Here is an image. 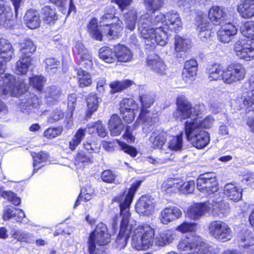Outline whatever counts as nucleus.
Returning <instances> with one entry per match:
<instances>
[{
  "label": "nucleus",
  "mask_w": 254,
  "mask_h": 254,
  "mask_svg": "<svg viewBox=\"0 0 254 254\" xmlns=\"http://www.w3.org/2000/svg\"><path fill=\"white\" fill-rule=\"evenodd\" d=\"M196 188L206 196L214 194L218 190V183L213 173L200 175L196 180Z\"/></svg>",
  "instance_id": "10"
},
{
  "label": "nucleus",
  "mask_w": 254,
  "mask_h": 254,
  "mask_svg": "<svg viewBox=\"0 0 254 254\" xmlns=\"http://www.w3.org/2000/svg\"><path fill=\"white\" fill-rule=\"evenodd\" d=\"M180 7L184 9H189L195 4L207 5L210 0H172Z\"/></svg>",
  "instance_id": "50"
},
{
  "label": "nucleus",
  "mask_w": 254,
  "mask_h": 254,
  "mask_svg": "<svg viewBox=\"0 0 254 254\" xmlns=\"http://www.w3.org/2000/svg\"><path fill=\"white\" fill-rule=\"evenodd\" d=\"M101 31L98 28L97 20L93 18L88 25L90 35L98 41H102L103 36L114 39L119 37L123 30L122 22L112 13L104 14L101 18Z\"/></svg>",
  "instance_id": "4"
},
{
  "label": "nucleus",
  "mask_w": 254,
  "mask_h": 254,
  "mask_svg": "<svg viewBox=\"0 0 254 254\" xmlns=\"http://www.w3.org/2000/svg\"><path fill=\"white\" fill-rule=\"evenodd\" d=\"M92 162L93 158L91 157V156H87L82 151L78 152L75 158V164L77 165H79L80 163H81L84 166L88 163H91Z\"/></svg>",
  "instance_id": "59"
},
{
  "label": "nucleus",
  "mask_w": 254,
  "mask_h": 254,
  "mask_svg": "<svg viewBox=\"0 0 254 254\" xmlns=\"http://www.w3.org/2000/svg\"><path fill=\"white\" fill-rule=\"evenodd\" d=\"M224 193L231 200L234 201L240 200L242 197V190L236 184L228 183L224 187Z\"/></svg>",
  "instance_id": "28"
},
{
  "label": "nucleus",
  "mask_w": 254,
  "mask_h": 254,
  "mask_svg": "<svg viewBox=\"0 0 254 254\" xmlns=\"http://www.w3.org/2000/svg\"><path fill=\"white\" fill-rule=\"evenodd\" d=\"M237 9L244 18L254 16V3L241 0V3L238 5Z\"/></svg>",
  "instance_id": "33"
},
{
  "label": "nucleus",
  "mask_w": 254,
  "mask_h": 254,
  "mask_svg": "<svg viewBox=\"0 0 254 254\" xmlns=\"http://www.w3.org/2000/svg\"><path fill=\"white\" fill-rule=\"evenodd\" d=\"M13 17L10 7L3 1L0 0V24H4L6 21H9Z\"/></svg>",
  "instance_id": "45"
},
{
  "label": "nucleus",
  "mask_w": 254,
  "mask_h": 254,
  "mask_svg": "<svg viewBox=\"0 0 254 254\" xmlns=\"http://www.w3.org/2000/svg\"><path fill=\"white\" fill-rule=\"evenodd\" d=\"M111 240V235L108 233L107 227L103 223H99L96 229L92 232L88 240V251L89 254H101L103 250L96 249V245L102 246L106 245Z\"/></svg>",
  "instance_id": "7"
},
{
  "label": "nucleus",
  "mask_w": 254,
  "mask_h": 254,
  "mask_svg": "<svg viewBox=\"0 0 254 254\" xmlns=\"http://www.w3.org/2000/svg\"><path fill=\"white\" fill-rule=\"evenodd\" d=\"M2 217L4 220L14 218L16 221L21 222L25 214L22 209L7 206L4 208Z\"/></svg>",
  "instance_id": "27"
},
{
  "label": "nucleus",
  "mask_w": 254,
  "mask_h": 254,
  "mask_svg": "<svg viewBox=\"0 0 254 254\" xmlns=\"http://www.w3.org/2000/svg\"><path fill=\"white\" fill-rule=\"evenodd\" d=\"M120 112L124 120L130 123L133 121L138 111V104L132 98H125L120 103Z\"/></svg>",
  "instance_id": "14"
},
{
  "label": "nucleus",
  "mask_w": 254,
  "mask_h": 254,
  "mask_svg": "<svg viewBox=\"0 0 254 254\" xmlns=\"http://www.w3.org/2000/svg\"><path fill=\"white\" fill-rule=\"evenodd\" d=\"M197 69V63L194 59L186 61L182 72L183 79L187 83H191L194 79Z\"/></svg>",
  "instance_id": "22"
},
{
  "label": "nucleus",
  "mask_w": 254,
  "mask_h": 254,
  "mask_svg": "<svg viewBox=\"0 0 254 254\" xmlns=\"http://www.w3.org/2000/svg\"><path fill=\"white\" fill-rule=\"evenodd\" d=\"M63 131V127H49L44 133V136L48 139H53L59 136Z\"/></svg>",
  "instance_id": "61"
},
{
  "label": "nucleus",
  "mask_w": 254,
  "mask_h": 254,
  "mask_svg": "<svg viewBox=\"0 0 254 254\" xmlns=\"http://www.w3.org/2000/svg\"><path fill=\"white\" fill-rule=\"evenodd\" d=\"M48 158V154L43 152L35 153L34 155H33V166L34 168L33 174L36 173L38 170L45 165Z\"/></svg>",
  "instance_id": "42"
},
{
  "label": "nucleus",
  "mask_w": 254,
  "mask_h": 254,
  "mask_svg": "<svg viewBox=\"0 0 254 254\" xmlns=\"http://www.w3.org/2000/svg\"><path fill=\"white\" fill-rule=\"evenodd\" d=\"M11 236L13 239L21 242L31 244L34 242V236L33 234L22 230L12 229Z\"/></svg>",
  "instance_id": "37"
},
{
  "label": "nucleus",
  "mask_w": 254,
  "mask_h": 254,
  "mask_svg": "<svg viewBox=\"0 0 254 254\" xmlns=\"http://www.w3.org/2000/svg\"><path fill=\"white\" fill-rule=\"evenodd\" d=\"M86 135V129L79 128L69 141L68 148L71 151H74L81 143Z\"/></svg>",
  "instance_id": "38"
},
{
  "label": "nucleus",
  "mask_w": 254,
  "mask_h": 254,
  "mask_svg": "<svg viewBox=\"0 0 254 254\" xmlns=\"http://www.w3.org/2000/svg\"><path fill=\"white\" fill-rule=\"evenodd\" d=\"M61 92L58 87L52 86L47 88L45 98L49 104H54L60 97Z\"/></svg>",
  "instance_id": "46"
},
{
  "label": "nucleus",
  "mask_w": 254,
  "mask_h": 254,
  "mask_svg": "<svg viewBox=\"0 0 254 254\" xmlns=\"http://www.w3.org/2000/svg\"><path fill=\"white\" fill-rule=\"evenodd\" d=\"M86 135V129L79 128L69 141L68 148L71 151H74L81 143Z\"/></svg>",
  "instance_id": "39"
},
{
  "label": "nucleus",
  "mask_w": 254,
  "mask_h": 254,
  "mask_svg": "<svg viewBox=\"0 0 254 254\" xmlns=\"http://www.w3.org/2000/svg\"><path fill=\"white\" fill-rule=\"evenodd\" d=\"M146 9L151 11L153 14L146 13L138 20V30L140 37L144 40L146 46L152 47L155 44L164 46L167 44L168 35L162 25L175 32L182 28V23L179 14L175 11H171L165 15L161 12L155 13L156 10L163 5L162 0H144Z\"/></svg>",
  "instance_id": "2"
},
{
  "label": "nucleus",
  "mask_w": 254,
  "mask_h": 254,
  "mask_svg": "<svg viewBox=\"0 0 254 254\" xmlns=\"http://www.w3.org/2000/svg\"><path fill=\"white\" fill-rule=\"evenodd\" d=\"M41 14L46 24L53 25L58 20V15L54 7L45 6L42 9Z\"/></svg>",
  "instance_id": "34"
},
{
  "label": "nucleus",
  "mask_w": 254,
  "mask_h": 254,
  "mask_svg": "<svg viewBox=\"0 0 254 254\" xmlns=\"http://www.w3.org/2000/svg\"><path fill=\"white\" fill-rule=\"evenodd\" d=\"M75 70L77 71V76L80 87H84L88 86L91 84L92 79L91 75L88 72L80 68H75Z\"/></svg>",
  "instance_id": "47"
},
{
  "label": "nucleus",
  "mask_w": 254,
  "mask_h": 254,
  "mask_svg": "<svg viewBox=\"0 0 254 254\" xmlns=\"http://www.w3.org/2000/svg\"><path fill=\"white\" fill-rule=\"evenodd\" d=\"M45 81V77L42 75H35L29 78L30 85L38 91H42Z\"/></svg>",
  "instance_id": "56"
},
{
  "label": "nucleus",
  "mask_w": 254,
  "mask_h": 254,
  "mask_svg": "<svg viewBox=\"0 0 254 254\" xmlns=\"http://www.w3.org/2000/svg\"><path fill=\"white\" fill-rule=\"evenodd\" d=\"M223 196L219 193L216 194L208 200L209 205L213 212L220 217H223L229 210L228 203L223 201Z\"/></svg>",
  "instance_id": "16"
},
{
  "label": "nucleus",
  "mask_w": 254,
  "mask_h": 254,
  "mask_svg": "<svg viewBox=\"0 0 254 254\" xmlns=\"http://www.w3.org/2000/svg\"><path fill=\"white\" fill-rule=\"evenodd\" d=\"M116 59L120 62H130L133 58L131 51L127 46L119 44L115 46Z\"/></svg>",
  "instance_id": "31"
},
{
  "label": "nucleus",
  "mask_w": 254,
  "mask_h": 254,
  "mask_svg": "<svg viewBox=\"0 0 254 254\" xmlns=\"http://www.w3.org/2000/svg\"><path fill=\"white\" fill-rule=\"evenodd\" d=\"M210 25L206 20H202L197 26L198 36L200 40L205 41L209 38L214 32L210 29Z\"/></svg>",
  "instance_id": "40"
},
{
  "label": "nucleus",
  "mask_w": 254,
  "mask_h": 254,
  "mask_svg": "<svg viewBox=\"0 0 254 254\" xmlns=\"http://www.w3.org/2000/svg\"><path fill=\"white\" fill-rule=\"evenodd\" d=\"M196 228V223L193 222H184L178 226L177 230L182 233L192 232Z\"/></svg>",
  "instance_id": "62"
},
{
  "label": "nucleus",
  "mask_w": 254,
  "mask_h": 254,
  "mask_svg": "<svg viewBox=\"0 0 254 254\" xmlns=\"http://www.w3.org/2000/svg\"><path fill=\"white\" fill-rule=\"evenodd\" d=\"M208 16L214 25H220L228 21L225 8L218 6H213L209 9Z\"/></svg>",
  "instance_id": "24"
},
{
  "label": "nucleus",
  "mask_w": 254,
  "mask_h": 254,
  "mask_svg": "<svg viewBox=\"0 0 254 254\" xmlns=\"http://www.w3.org/2000/svg\"><path fill=\"white\" fill-rule=\"evenodd\" d=\"M210 248L200 237L193 236L182 239L178 245V249L182 254H211ZM167 254H179L171 252Z\"/></svg>",
  "instance_id": "6"
},
{
  "label": "nucleus",
  "mask_w": 254,
  "mask_h": 254,
  "mask_svg": "<svg viewBox=\"0 0 254 254\" xmlns=\"http://www.w3.org/2000/svg\"><path fill=\"white\" fill-rule=\"evenodd\" d=\"M2 196L5 199H7L9 202H11L13 205L17 206L21 203V199L17 197L16 194L11 191L3 190L0 187V197Z\"/></svg>",
  "instance_id": "55"
},
{
  "label": "nucleus",
  "mask_w": 254,
  "mask_h": 254,
  "mask_svg": "<svg viewBox=\"0 0 254 254\" xmlns=\"http://www.w3.org/2000/svg\"><path fill=\"white\" fill-rule=\"evenodd\" d=\"M75 59L77 64L87 69L91 68L93 66L92 57L89 52L84 55L76 56Z\"/></svg>",
  "instance_id": "51"
},
{
  "label": "nucleus",
  "mask_w": 254,
  "mask_h": 254,
  "mask_svg": "<svg viewBox=\"0 0 254 254\" xmlns=\"http://www.w3.org/2000/svg\"><path fill=\"white\" fill-rule=\"evenodd\" d=\"M108 127L112 136L119 135L124 127V124L117 115H113L108 123Z\"/></svg>",
  "instance_id": "30"
},
{
  "label": "nucleus",
  "mask_w": 254,
  "mask_h": 254,
  "mask_svg": "<svg viewBox=\"0 0 254 254\" xmlns=\"http://www.w3.org/2000/svg\"><path fill=\"white\" fill-rule=\"evenodd\" d=\"M179 182V179L170 178L163 182L161 190L164 193L168 194L177 193L180 191L181 186Z\"/></svg>",
  "instance_id": "32"
},
{
  "label": "nucleus",
  "mask_w": 254,
  "mask_h": 254,
  "mask_svg": "<svg viewBox=\"0 0 254 254\" xmlns=\"http://www.w3.org/2000/svg\"><path fill=\"white\" fill-rule=\"evenodd\" d=\"M141 183V180L135 181L131 185L127 194L123 193L113 199L119 203L120 216L122 217L120 232L116 240V246L119 249L124 248L126 246L131 234V246L136 250L145 251L153 245L154 236L153 228L147 224L135 228V224H129L130 205ZM177 238V235L175 231L165 230L154 238V243L158 246L164 247L172 243Z\"/></svg>",
  "instance_id": "1"
},
{
  "label": "nucleus",
  "mask_w": 254,
  "mask_h": 254,
  "mask_svg": "<svg viewBox=\"0 0 254 254\" xmlns=\"http://www.w3.org/2000/svg\"><path fill=\"white\" fill-rule=\"evenodd\" d=\"M86 101L88 107L86 116L89 118L94 112L97 111L99 100L96 94H91L87 97Z\"/></svg>",
  "instance_id": "49"
},
{
  "label": "nucleus",
  "mask_w": 254,
  "mask_h": 254,
  "mask_svg": "<svg viewBox=\"0 0 254 254\" xmlns=\"http://www.w3.org/2000/svg\"><path fill=\"white\" fill-rule=\"evenodd\" d=\"M135 209L138 214L149 216L155 210V204L153 199L147 195H142L136 203Z\"/></svg>",
  "instance_id": "17"
},
{
  "label": "nucleus",
  "mask_w": 254,
  "mask_h": 254,
  "mask_svg": "<svg viewBox=\"0 0 254 254\" xmlns=\"http://www.w3.org/2000/svg\"><path fill=\"white\" fill-rule=\"evenodd\" d=\"M241 32L244 37L254 41V21H248L243 24Z\"/></svg>",
  "instance_id": "52"
},
{
  "label": "nucleus",
  "mask_w": 254,
  "mask_h": 254,
  "mask_svg": "<svg viewBox=\"0 0 254 254\" xmlns=\"http://www.w3.org/2000/svg\"><path fill=\"white\" fill-rule=\"evenodd\" d=\"M234 52L240 59L250 61L254 59V44L246 38L239 39L234 45Z\"/></svg>",
  "instance_id": "12"
},
{
  "label": "nucleus",
  "mask_w": 254,
  "mask_h": 254,
  "mask_svg": "<svg viewBox=\"0 0 254 254\" xmlns=\"http://www.w3.org/2000/svg\"><path fill=\"white\" fill-rule=\"evenodd\" d=\"M117 178L118 175L110 170H105L101 175L102 180L108 183H119L120 181Z\"/></svg>",
  "instance_id": "58"
},
{
  "label": "nucleus",
  "mask_w": 254,
  "mask_h": 254,
  "mask_svg": "<svg viewBox=\"0 0 254 254\" xmlns=\"http://www.w3.org/2000/svg\"><path fill=\"white\" fill-rule=\"evenodd\" d=\"M177 109L174 113L173 116L176 120L181 121L188 118L192 119L187 121L185 123H189L192 127L197 129L202 128H210L211 127L214 119L210 116H207L201 120V115L204 109L203 105L195 106L193 108L191 104L183 98H178L177 100Z\"/></svg>",
  "instance_id": "3"
},
{
  "label": "nucleus",
  "mask_w": 254,
  "mask_h": 254,
  "mask_svg": "<svg viewBox=\"0 0 254 254\" xmlns=\"http://www.w3.org/2000/svg\"><path fill=\"white\" fill-rule=\"evenodd\" d=\"M113 143H117L121 147V149L125 153L130 155L131 156L134 157L137 155V151L136 149L131 146H129L126 143L120 141L119 140L116 139L113 140Z\"/></svg>",
  "instance_id": "60"
},
{
  "label": "nucleus",
  "mask_w": 254,
  "mask_h": 254,
  "mask_svg": "<svg viewBox=\"0 0 254 254\" xmlns=\"http://www.w3.org/2000/svg\"><path fill=\"white\" fill-rule=\"evenodd\" d=\"M137 20V12L134 9H130L124 15V21L126 28L132 31L135 28Z\"/></svg>",
  "instance_id": "48"
},
{
  "label": "nucleus",
  "mask_w": 254,
  "mask_h": 254,
  "mask_svg": "<svg viewBox=\"0 0 254 254\" xmlns=\"http://www.w3.org/2000/svg\"><path fill=\"white\" fill-rule=\"evenodd\" d=\"M211 209L208 201L204 203H195L188 210L187 216L193 220L200 219L205 213Z\"/></svg>",
  "instance_id": "21"
},
{
  "label": "nucleus",
  "mask_w": 254,
  "mask_h": 254,
  "mask_svg": "<svg viewBox=\"0 0 254 254\" xmlns=\"http://www.w3.org/2000/svg\"><path fill=\"white\" fill-rule=\"evenodd\" d=\"M45 68L49 74H53L57 71L60 62L55 58H47L45 61Z\"/></svg>",
  "instance_id": "57"
},
{
  "label": "nucleus",
  "mask_w": 254,
  "mask_h": 254,
  "mask_svg": "<svg viewBox=\"0 0 254 254\" xmlns=\"http://www.w3.org/2000/svg\"><path fill=\"white\" fill-rule=\"evenodd\" d=\"M93 190L89 186L86 188H82L80 194L74 204V208H75L79 205L80 200L83 199L85 201H88L91 199L93 194Z\"/></svg>",
  "instance_id": "54"
},
{
  "label": "nucleus",
  "mask_w": 254,
  "mask_h": 254,
  "mask_svg": "<svg viewBox=\"0 0 254 254\" xmlns=\"http://www.w3.org/2000/svg\"><path fill=\"white\" fill-rule=\"evenodd\" d=\"M115 49L114 51L108 47H103L99 50L100 58L107 63H113L116 60Z\"/></svg>",
  "instance_id": "44"
},
{
  "label": "nucleus",
  "mask_w": 254,
  "mask_h": 254,
  "mask_svg": "<svg viewBox=\"0 0 254 254\" xmlns=\"http://www.w3.org/2000/svg\"><path fill=\"white\" fill-rule=\"evenodd\" d=\"M185 131L188 140L195 148H203L209 143L210 136L207 131L192 127V126L189 123H185Z\"/></svg>",
  "instance_id": "9"
},
{
  "label": "nucleus",
  "mask_w": 254,
  "mask_h": 254,
  "mask_svg": "<svg viewBox=\"0 0 254 254\" xmlns=\"http://www.w3.org/2000/svg\"><path fill=\"white\" fill-rule=\"evenodd\" d=\"M12 49L11 44L4 38H0V64H5L12 57Z\"/></svg>",
  "instance_id": "25"
},
{
  "label": "nucleus",
  "mask_w": 254,
  "mask_h": 254,
  "mask_svg": "<svg viewBox=\"0 0 254 254\" xmlns=\"http://www.w3.org/2000/svg\"><path fill=\"white\" fill-rule=\"evenodd\" d=\"M219 25L222 27L226 32L231 37L235 36L237 33V29L236 26L230 21H225L224 23H221Z\"/></svg>",
  "instance_id": "63"
},
{
  "label": "nucleus",
  "mask_w": 254,
  "mask_h": 254,
  "mask_svg": "<svg viewBox=\"0 0 254 254\" xmlns=\"http://www.w3.org/2000/svg\"><path fill=\"white\" fill-rule=\"evenodd\" d=\"M20 100L19 108L20 111L24 114L36 112L40 106L39 99L33 93H27Z\"/></svg>",
  "instance_id": "15"
},
{
  "label": "nucleus",
  "mask_w": 254,
  "mask_h": 254,
  "mask_svg": "<svg viewBox=\"0 0 254 254\" xmlns=\"http://www.w3.org/2000/svg\"><path fill=\"white\" fill-rule=\"evenodd\" d=\"M139 101L141 104V108L138 117V121L142 122V129L144 132H148L149 128L153 124L152 119H156L153 114L148 110L154 103L153 98L148 94L140 95Z\"/></svg>",
  "instance_id": "8"
},
{
  "label": "nucleus",
  "mask_w": 254,
  "mask_h": 254,
  "mask_svg": "<svg viewBox=\"0 0 254 254\" xmlns=\"http://www.w3.org/2000/svg\"><path fill=\"white\" fill-rule=\"evenodd\" d=\"M225 69L220 64H214L209 65L206 69V73L210 80L221 79L223 81Z\"/></svg>",
  "instance_id": "29"
},
{
  "label": "nucleus",
  "mask_w": 254,
  "mask_h": 254,
  "mask_svg": "<svg viewBox=\"0 0 254 254\" xmlns=\"http://www.w3.org/2000/svg\"><path fill=\"white\" fill-rule=\"evenodd\" d=\"M132 81L130 80H125L123 81H114L110 84L111 88V92L115 93L126 89L132 84Z\"/></svg>",
  "instance_id": "53"
},
{
  "label": "nucleus",
  "mask_w": 254,
  "mask_h": 254,
  "mask_svg": "<svg viewBox=\"0 0 254 254\" xmlns=\"http://www.w3.org/2000/svg\"><path fill=\"white\" fill-rule=\"evenodd\" d=\"M24 20L26 26L30 29L37 28L40 25V15L36 10H27L24 16Z\"/></svg>",
  "instance_id": "26"
},
{
  "label": "nucleus",
  "mask_w": 254,
  "mask_h": 254,
  "mask_svg": "<svg viewBox=\"0 0 254 254\" xmlns=\"http://www.w3.org/2000/svg\"><path fill=\"white\" fill-rule=\"evenodd\" d=\"M147 66L159 75L166 74V65L163 61L156 54L150 55L147 59Z\"/></svg>",
  "instance_id": "19"
},
{
  "label": "nucleus",
  "mask_w": 254,
  "mask_h": 254,
  "mask_svg": "<svg viewBox=\"0 0 254 254\" xmlns=\"http://www.w3.org/2000/svg\"><path fill=\"white\" fill-rule=\"evenodd\" d=\"M174 45L176 52H186L190 48L191 42L189 38L176 36L175 38Z\"/></svg>",
  "instance_id": "41"
},
{
  "label": "nucleus",
  "mask_w": 254,
  "mask_h": 254,
  "mask_svg": "<svg viewBox=\"0 0 254 254\" xmlns=\"http://www.w3.org/2000/svg\"><path fill=\"white\" fill-rule=\"evenodd\" d=\"M149 141L154 148L161 149L166 141V135L159 130L154 131L151 133Z\"/></svg>",
  "instance_id": "35"
},
{
  "label": "nucleus",
  "mask_w": 254,
  "mask_h": 254,
  "mask_svg": "<svg viewBox=\"0 0 254 254\" xmlns=\"http://www.w3.org/2000/svg\"><path fill=\"white\" fill-rule=\"evenodd\" d=\"M210 235L214 239L221 241L226 242L232 237V232L229 226L221 221H213L208 226Z\"/></svg>",
  "instance_id": "11"
},
{
  "label": "nucleus",
  "mask_w": 254,
  "mask_h": 254,
  "mask_svg": "<svg viewBox=\"0 0 254 254\" xmlns=\"http://www.w3.org/2000/svg\"><path fill=\"white\" fill-rule=\"evenodd\" d=\"M18 48L21 56H24V57L29 56L31 57V54L33 53L36 49V46L33 42L28 38L21 40L19 43Z\"/></svg>",
  "instance_id": "36"
},
{
  "label": "nucleus",
  "mask_w": 254,
  "mask_h": 254,
  "mask_svg": "<svg viewBox=\"0 0 254 254\" xmlns=\"http://www.w3.org/2000/svg\"><path fill=\"white\" fill-rule=\"evenodd\" d=\"M179 184L181 185L179 191L183 193H191L194 189V182L193 181L183 183L182 181L180 180Z\"/></svg>",
  "instance_id": "64"
},
{
  "label": "nucleus",
  "mask_w": 254,
  "mask_h": 254,
  "mask_svg": "<svg viewBox=\"0 0 254 254\" xmlns=\"http://www.w3.org/2000/svg\"><path fill=\"white\" fill-rule=\"evenodd\" d=\"M5 65L0 64V97L4 99L10 95L18 97L28 89V87L23 81H16L12 74L4 73ZM7 113L5 105L0 100V113L6 114Z\"/></svg>",
  "instance_id": "5"
},
{
  "label": "nucleus",
  "mask_w": 254,
  "mask_h": 254,
  "mask_svg": "<svg viewBox=\"0 0 254 254\" xmlns=\"http://www.w3.org/2000/svg\"><path fill=\"white\" fill-rule=\"evenodd\" d=\"M243 89L241 99L244 105L248 107L254 106V75L249 82L245 84Z\"/></svg>",
  "instance_id": "20"
},
{
  "label": "nucleus",
  "mask_w": 254,
  "mask_h": 254,
  "mask_svg": "<svg viewBox=\"0 0 254 254\" xmlns=\"http://www.w3.org/2000/svg\"><path fill=\"white\" fill-rule=\"evenodd\" d=\"M181 216L182 211L179 208L176 206L167 207L161 211L160 219L162 224H168Z\"/></svg>",
  "instance_id": "23"
},
{
  "label": "nucleus",
  "mask_w": 254,
  "mask_h": 254,
  "mask_svg": "<svg viewBox=\"0 0 254 254\" xmlns=\"http://www.w3.org/2000/svg\"><path fill=\"white\" fill-rule=\"evenodd\" d=\"M31 58L29 56H21L16 62L15 72L18 74H25L27 73L31 64Z\"/></svg>",
  "instance_id": "43"
},
{
  "label": "nucleus",
  "mask_w": 254,
  "mask_h": 254,
  "mask_svg": "<svg viewBox=\"0 0 254 254\" xmlns=\"http://www.w3.org/2000/svg\"><path fill=\"white\" fill-rule=\"evenodd\" d=\"M183 134L182 132L179 135L171 136L167 142V148L161 149L162 155H166L167 157H170L171 160L172 156V151H181L183 147Z\"/></svg>",
  "instance_id": "18"
},
{
  "label": "nucleus",
  "mask_w": 254,
  "mask_h": 254,
  "mask_svg": "<svg viewBox=\"0 0 254 254\" xmlns=\"http://www.w3.org/2000/svg\"><path fill=\"white\" fill-rule=\"evenodd\" d=\"M244 66L239 64L229 65L225 70L223 82L227 84H232L243 80L246 75Z\"/></svg>",
  "instance_id": "13"
}]
</instances>
